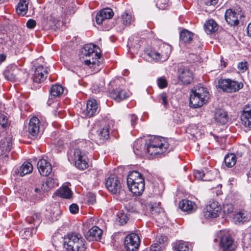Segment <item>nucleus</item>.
Wrapping results in <instances>:
<instances>
[{
    "label": "nucleus",
    "mask_w": 251,
    "mask_h": 251,
    "mask_svg": "<svg viewBox=\"0 0 251 251\" xmlns=\"http://www.w3.org/2000/svg\"><path fill=\"white\" fill-rule=\"evenodd\" d=\"M32 170V165L28 162H25L21 166L18 173L20 176H23L31 173Z\"/></svg>",
    "instance_id": "32"
},
{
    "label": "nucleus",
    "mask_w": 251,
    "mask_h": 251,
    "mask_svg": "<svg viewBox=\"0 0 251 251\" xmlns=\"http://www.w3.org/2000/svg\"><path fill=\"white\" fill-rule=\"evenodd\" d=\"M220 204L216 201H210L203 209L204 216L205 218H215L218 217L221 212Z\"/></svg>",
    "instance_id": "9"
},
{
    "label": "nucleus",
    "mask_w": 251,
    "mask_h": 251,
    "mask_svg": "<svg viewBox=\"0 0 251 251\" xmlns=\"http://www.w3.org/2000/svg\"><path fill=\"white\" fill-rule=\"evenodd\" d=\"M95 200V198L94 197H92V199H91L92 201H91V203L93 204L94 203Z\"/></svg>",
    "instance_id": "63"
},
{
    "label": "nucleus",
    "mask_w": 251,
    "mask_h": 251,
    "mask_svg": "<svg viewBox=\"0 0 251 251\" xmlns=\"http://www.w3.org/2000/svg\"><path fill=\"white\" fill-rule=\"evenodd\" d=\"M69 209L71 213L75 214L78 211V206L76 204L73 203L70 205Z\"/></svg>",
    "instance_id": "53"
},
{
    "label": "nucleus",
    "mask_w": 251,
    "mask_h": 251,
    "mask_svg": "<svg viewBox=\"0 0 251 251\" xmlns=\"http://www.w3.org/2000/svg\"><path fill=\"white\" fill-rule=\"evenodd\" d=\"M63 92L64 88L61 85L58 84L53 85L50 90V96L47 102L48 104L50 105L52 102V99L60 97Z\"/></svg>",
    "instance_id": "24"
},
{
    "label": "nucleus",
    "mask_w": 251,
    "mask_h": 251,
    "mask_svg": "<svg viewBox=\"0 0 251 251\" xmlns=\"http://www.w3.org/2000/svg\"><path fill=\"white\" fill-rule=\"evenodd\" d=\"M157 84L159 88L163 89L167 86L168 82L165 77L162 76L157 78Z\"/></svg>",
    "instance_id": "47"
},
{
    "label": "nucleus",
    "mask_w": 251,
    "mask_h": 251,
    "mask_svg": "<svg viewBox=\"0 0 251 251\" xmlns=\"http://www.w3.org/2000/svg\"><path fill=\"white\" fill-rule=\"evenodd\" d=\"M238 69L242 73L245 72L247 69V62H241L238 65Z\"/></svg>",
    "instance_id": "51"
},
{
    "label": "nucleus",
    "mask_w": 251,
    "mask_h": 251,
    "mask_svg": "<svg viewBox=\"0 0 251 251\" xmlns=\"http://www.w3.org/2000/svg\"><path fill=\"white\" fill-rule=\"evenodd\" d=\"M205 31L207 34H211L216 32L218 28L217 24L212 19H210L205 22L204 25Z\"/></svg>",
    "instance_id": "28"
},
{
    "label": "nucleus",
    "mask_w": 251,
    "mask_h": 251,
    "mask_svg": "<svg viewBox=\"0 0 251 251\" xmlns=\"http://www.w3.org/2000/svg\"><path fill=\"white\" fill-rule=\"evenodd\" d=\"M148 56L153 60H160L163 59L160 52L156 50H151L148 54Z\"/></svg>",
    "instance_id": "45"
},
{
    "label": "nucleus",
    "mask_w": 251,
    "mask_h": 251,
    "mask_svg": "<svg viewBox=\"0 0 251 251\" xmlns=\"http://www.w3.org/2000/svg\"><path fill=\"white\" fill-rule=\"evenodd\" d=\"M239 14L232 9L226 10L225 14V18L227 23L231 26L237 25L239 23Z\"/></svg>",
    "instance_id": "20"
},
{
    "label": "nucleus",
    "mask_w": 251,
    "mask_h": 251,
    "mask_svg": "<svg viewBox=\"0 0 251 251\" xmlns=\"http://www.w3.org/2000/svg\"><path fill=\"white\" fill-rule=\"evenodd\" d=\"M26 221L29 224H33L34 227L37 228L41 223L42 220L39 214L35 213L31 216L26 217Z\"/></svg>",
    "instance_id": "35"
},
{
    "label": "nucleus",
    "mask_w": 251,
    "mask_h": 251,
    "mask_svg": "<svg viewBox=\"0 0 251 251\" xmlns=\"http://www.w3.org/2000/svg\"><path fill=\"white\" fill-rule=\"evenodd\" d=\"M0 125L3 128L7 127L9 125L7 117L2 114H0Z\"/></svg>",
    "instance_id": "48"
},
{
    "label": "nucleus",
    "mask_w": 251,
    "mask_h": 251,
    "mask_svg": "<svg viewBox=\"0 0 251 251\" xmlns=\"http://www.w3.org/2000/svg\"><path fill=\"white\" fill-rule=\"evenodd\" d=\"M218 2V0H206L205 3L208 5H215Z\"/></svg>",
    "instance_id": "57"
},
{
    "label": "nucleus",
    "mask_w": 251,
    "mask_h": 251,
    "mask_svg": "<svg viewBox=\"0 0 251 251\" xmlns=\"http://www.w3.org/2000/svg\"><path fill=\"white\" fill-rule=\"evenodd\" d=\"M136 182L145 183L144 176L140 172L136 171L129 172L126 178L127 184H135Z\"/></svg>",
    "instance_id": "22"
},
{
    "label": "nucleus",
    "mask_w": 251,
    "mask_h": 251,
    "mask_svg": "<svg viewBox=\"0 0 251 251\" xmlns=\"http://www.w3.org/2000/svg\"><path fill=\"white\" fill-rule=\"evenodd\" d=\"M164 239H166V237L161 236L159 238L158 240H156L155 243L151 245L150 251H164L165 248Z\"/></svg>",
    "instance_id": "30"
},
{
    "label": "nucleus",
    "mask_w": 251,
    "mask_h": 251,
    "mask_svg": "<svg viewBox=\"0 0 251 251\" xmlns=\"http://www.w3.org/2000/svg\"><path fill=\"white\" fill-rule=\"evenodd\" d=\"M68 159L70 161L75 162V166L80 170L86 169L88 164L82 155V152L79 149L71 150L68 152Z\"/></svg>",
    "instance_id": "6"
},
{
    "label": "nucleus",
    "mask_w": 251,
    "mask_h": 251,
    "mask_svg": "<svg viewBox=\"0 0 251 251\" xmlns=\"http://www.w3.org/2000/svg\"><path fill=\"white\" fill-rule=\"evenodd\" d=\"M140 243V238L137 234L132 233L127 235L124 242L126 251H137Z\"/></svg>",
    "instance_id": "11"
},
{
    "label": "nucleus",
    "mask_w": 251,
    "mask_h": 251,
    "mask_svg": "<svg viewBox=\"0 0 251 251\" xmlns=\"http://www.w3.org/2000/svg\"><path fill=\"white\" fill-rule=\"evenodd\" d=\"M215 119L220 124L225 125L228 120L227 112L222 109H219L215 114Z\"/></svg>",
    "instance_id": "26"
},
{
    "label": "nucleus",
    "mask_w": 251,
    "mask_h": 251,
    "mask_svg": "<svg viewBox=\"0 0 251 251\" xmlns=\"http://www.w3.org/2000/svg\"><path fill=\"white\" fill-rule=\"evenodd\" d=\"M247 33L249 36H251V23L249 24L247 27Z\"/></svg>",
    "instance_id": "59"
},
{
    "label": "nucleus",
    "mask_w": 251,
    "mask_h": 251,
    "mask_svg": "<svg viewBox=\"0 0 251 251\" xmlns=\"http://www.w3.org/2000/svg\"><path fill=\"white\" fill-rule=\"evenodd\" d=\"M200 132L199 130L198 129V128H196L195 131H191V134L193 135H197Z\"/></svg>",
    "instance_id": "60"
},
{
    "label": "nucleus",
    "mask_w": 251,
    "mask_h": 251,
    "mask_svg": "<svg viewBox=\"0 0 251 251\" xmlns=\"http://www.w3.org/2000/svg\"><path fill=\"white\" fill-rule=\"evenodd\" d=\"M4 75L5 78L10 81H15L18 78L15 75H14L12 73H10L9 72H6L4 73Z\"/></svg>",
    "instance_id": "52"
},
{
    "label": "nucleus",
    "mask_w": 251,
    "mask_h": 251,
    "mask_svg": "<svg viewBox=\"0 0 251 251\" xmlns=\"http://www.w3.org/2000/svg\"><path fill=\"white\" fill-rule=\"evenodd\" d=\"M36 25V22L35 20L32 19H29L26 23V26L29 28H33Z\"/></svg>",
    "instance_id": "56"
},
{
    "label": "nucleus",
    "mask_w": 251,
    "mask_h": 251,
    "mask_svg": "<svg viewBox=\"0 0 251 251\" xmlns=\"http://www.w3.org/2000/svg\"><path fill=\"white\" fill-rule=\"evenodd\" d=\"M31 233H32V232H31V228H30V227L26 228L25 229L24 232V234H23L22 236L25 238H28L29 237L31 236Z\"/></svg>",
    "instance_id": "55"
},
{
    "label": "nucleus",
    "mask_w": 251,
    "mask_h": 251,
    "mask_svg": "<svg viewBox=\"0 0 251 251\" xmlns=\"http://www.w3.org/2000/svg\"><path fill=\"white\" fill-rule=\"evenodd\" d=\"M8 1V0H0V4L3 3Z\"/></svg>",
    "instance_id": "62"
},
{
    "label": "nucleus",
    "mask_w": 251,
    "mask_h": 251,
    "mask_svg": "<svg viewBox=\"0 0 251 251\" xmlns=\"http://www.w3.org/2000/svg\"><path fill=\"white\" fill-rule=\"evenodd\" d=\"M242 124L246 127H251V104L246 105L241 115Z\"/></svg>",
    "instance_id": "19"
},
{
    "label": "nucleus",
    "mask_w": 251,
    "mask_h": 251,
    "mask_svg": "<svg viewBox=\"0 0 251 251\" xmlns=\"http://www.w3.org/2000/svg\"><path fill=\"white\" fill-rule=\"evenodd\" d=\"M40 121L37 117H32L29 121L28 127L29 136L31 139L37 137L40 131Z\"/></svg>",
    "instance_id": "14"
},
{
    "label": "nucleus",
    "mask_w": 251,
    "mask_h": 251,
    "mask_svg": "<svg viewBox=\"0 0 251 251\" xmlns=\"http://www.w3.org/2000/svg\"><path fill=\"white\" fill-rule=\"evenodd\" d=\"M48 71L47 68H44L43 65L38 66L34 71L32 76L34 82L40 83L43 82L47 77Z\"/></svg>",
    "instance_id": "16"
},
{
    "label": "nucleus",
    "mask_w": 251,
    "mask_h": 251,
    "mask_svg": "<svg viewBox=\"0 0 251 251\" xmlns=\"http://www.w3.org/2000/svg\"><path fill=\"white\" fill-rule=\"evenodd\" d=\"M114 13L111 8H104L100 10L96 16V21L97 24L101 25L105 21L111 19Z\"/></svg>",
    "instance_id": "18"
},
{
    "label": "nucleus",
    "mask_w": 251,
    "mask_h": 251,
    "mask_svg": "<svg viewBox=\"0 0 251 251\" xmlns=\"http://www.w3.org/2000/svg\"><path fill=\"white\" fill-rule=\"evenodd\" d=\"M129 118L130 119L131 126L134 127L137 123L138 120L137 117L134 114H131L129 115Z\"/></svg>",
    "instance_id": "54"
},
{
    "label": "nucleus",
    "mask_w": 251,
    "mask_h": 251,
    "mask_svg": "<svg viewBox=\"0 0 251 251\" xmlns=\"http://www.w3.org/2000/svg\"><path fill=\"white\" fill-rule=\"evenodd\" d=\"M100 48L96 45H85L81 50L80 59L94 71L98 72L100 70Z\"/></svg>",
    "instance_id": "2"
},
{
    "label": "nucleus",
    "mask_w": 251,
    "mask_h": 251,
    "mask_svg": "<svg viewBox=\"0 0 251 251\" xmlns=\"http://www.w3.org/2000/svg\"><path fill=\"white\" fill-rule=\"evenodd\" d=\"M57 195L63 198L70 199L72 196V192L68 186L65 185L57 190Z\"/></svg>",
    "instance_id": "33"
},
{
    "label": "nucleus",
    "mask_w": 251,
    "mask_h": 251,
    "mask_svg": "<svg viewBox=\"0 0 251 251\" xmlns=\"http://www.w3.org/2000/svg\"><path fill=\"white\" fill-rule=\"evenodd\" d=\"M146 208L152 215H155L160 213L162 209L159 203L151 202L146 206Z\"/></svg>",
    "instance_id": "37"
},
{
    "label": "nucleus",
    "mask_w": 251,
    "mask_h": 251,
    "mask_svg": "<svg viewBox=\"0 0 251 251\" xmlns=\"http://www.w3.org/2000/svg\"><path fill=\"white\" fill-rule=\"evenodd\" d=\"M226 66V62H223V68H225Z\"/></svg>",
    "instance_id": "64"
},
{
    "label": "nucleus",
    "mask_w": 251,
    "mask_h": 251,
    "mask_svg": "<svg viewBox=\"0 0 251 251\" xmlns=\"http://www.w3.org/2000/svg\"><path fill=\"white\" fill-rule=\"evenodd\" d=\"M63 246L66 251H88L85 239L75 233L68 234L64 237Z\"/></svg>",
    "instance_id": "3"
},
{
    "label": "nucleus",
    "mask_w": 251,
    "mask_h": 251,
    "mask_svg": "<svg viewBox=\"0 0 251 251\" xmlns=\"http://www.w3.org/2000/svg\"><path fill=\"white\" fill-rule=\"evenodd\" d=\"M207 175L208 173L204 174L203 171L195 170L194 171V176L195 178L198 180H208V178L206 177V176Z\"/></svg>",
    "instance_id": "42"
},
{
    "label": "nucleus",
    "mask_w": 251,
    "mask_h": 251,
    "mask_svg": "<svg viewBox=\"0 0 251 251\" xmlns=\"http://www.w3.org/2000/svg\"><path fill=\"white\" fill-rule=\"evenodd\" d=\"M117 221L119 222L120 225L126 224L128 220V218L126 214L123 212H119L117 215Z\"/></svg>",
    "instance_id": "41"
},
{
    "label": "nucleus",
    "mask_w": 251,
    "mask_h": 251,
    "mask_svg": "<svg viewBox=\"0 0 251 251\" xmlns=\"http://www.w3.org/2000/svg\"><path fill=\"white\" fill-rule=\"evenodd\" d=\"M57 185L58 184L56 180L52 178L49 177L47 178L46 182L43 184L42 189L44 191H48Z\"/></svg>",
    "instance_id": "38"
},
{
    "label": "nucleus",
    "mask_w": 251,
    "mask_h": 251,
    "mask_svg": "<svg viewBox=\"0 0 251 251\" xmlns=\"http://www.w3.org/2000/svg\"><path fill=\"white\" fill-rule=\"evenodd\" d=\"M37 168L39 172L43 176H49L52 171L51 164L45 159H41L38 161Z\"/></svg>",
    "instance_id": "17"
},
{
    "label": "nucleus",
    "mask_w": 251,
    "mask_h": 251,
    "mask_svg": "<svg viewBox=\"0 0 251 251\" xmlns=\"http://www.w3.org/2000/svg\"><path fill=\"white\" fill-rule=\"evenodd\" d=\"M122 20L124 25H129L133 21L132 16L126 12H124L122 15Z\"/></svg>",
    "instance_id": "43"
},
{
    "label": "nucleus",
    "mask_w": 251,
    "mask_h": 251,
    "mask_svg": "<svg viewBox=\"0 0 251 251\" xmlns=\"http://www.w3.org/2000/svg\"><path fill=\"white\" fill-rule=\"evenodd\" d=\"M168 0H158L156 6L160 9H164L168 5Z\"/></svg>",
    "instance_id": "49"
},
{
    "label": "nucleus",
    "mask_w": 251,
    "mask_h": 251,
    "mask_svg": "<svg viewBox=\"0 0 251 251\" xmlns=\"http://www.w3.org/2000/svg\"><path fill=\"white\" fill-rule=\"evenodd\" d=\"M140 205L141 202L139 201H131L128 204V210L131 212L138 213L139 211L137 206Z\"/></svg>",
    "instance_id": "44"
},
{
    "label": "nucleus",
    "mask_w": 251,
    "mask_h": 251,
    "mask_svg": "<svg viewBox=\"0 0 251 251\" xmlns=\"http://www.w3.org/2000/svg\"><path fill=\"white\" fill-rule=\"evenodd\" d=\"M193 33L186 30L183 29L180 33V41L183 43H190L193 40Z\"/></svg>",
    "instance_id": "29"
},
{
    "label": "nucleus",
    "mask_w": 251,
    "mask_h": 251,
    "mask_svg": "<svg viewBox=\"0 0 251 251\" xmlns=\"http://www.w3.org/2000/svg\"><path fill=\"white\" fill-rule=\"evenodd\" d=\"M12 145L11 140L10 138H4L0 141V148L4 153L10 151Z\"/></svg>",
    "instance_id": "34"
},
{
    "label": "nucleus",
    "mask_w": 251,
    "mask_h": 251,
    "mask_svg": "<svg viewBox=\"0 0 251 251\" xmlns=\"http://www.w3.org/2000/svg\"><path fill=\"white\" fill-rule=\"evenodd\" d=\"M160 101L161 102L165 107L168 105L167 101V96L166 93H162L160 95Z\"/></svg>",
    "instance_id": "50"
},
{
    "label": "nucleus",
    "mask_w": 251,
    "mask_h": 251,
    "mask_svg": "<svg viewBox=\"0 0 251 251\" xmlns=\"http://www.w3.org/2000/svg\"><path fill=\"white\" fill-rule=\"evenodd\" d=\"M232 219L235 223H244L248 221L245 211H241L233 215Z\"/></svg>",
    "instance_id": "31"
},
{
    "label": "nucleus",
    "mask_w": 251,
    "mask_h": 251,
    "mask_svg": "<svg viewBox=\"0 0 251 251\" xmlns=\"http://www.w3.org/2000/svg\"><path fill=\"white\" fill-rule=\"evenodd\" d=\"M98 112V105L96 100L91 99L86 104V108L83 111V114L85 117L90 118Z\"/></svg>",
    "instance_id": "15"
},
{
    "label": "nucleus",
    "mask_w": 251,
    "mask_h": 251,
    "mask_svg": "<svg viewBox=\"0 0 251 251\" xmlns=\"http://www.w3.org/2000/svg\"><path fill=\"white\" fill-rule=\"evenodd\" d=\"M208 98L209 93L206 88L198 86L190 96V106L194 108L201 107L207 102Z\"/></svg>",
    "instance_id": "4"
},
{
    "label": "nucleus",
    "mask_w": 251,
    "mask_h": 251,
    "mask_svg": "<svg viewBox=\"0 0 251 251\" xmlns=\"http://www.w3.org/2000/svg\"><path fill=\"white\" fill-rule=\"evenodd\" d=\"M105 184L108 191L112 194H120L123 191L121 179L116 176L108 177L105 180Z\"/></svg>",
    "instance_id": "8"
},
{
    "label": "nucleus",
    "mask_w": 251,
    "mask_h": 251,
    "mask_svg": "<svg viewBox=\"0 0 251 251\" xmlns=\"http://www.w3.org/2000/svg\"><path fill=\"white\" fill-rule=\"evenodd\" d=\"M235 245L231 236L227 233H221L220 241V249L223 251H232Z\"/></svg>",
    "instance_id": "13"
},
{
    "label": "nucleus",
    "mask_w": 251,
    "mask_h": 251,
    "mask_svg": "<svg viewBox=\"0 0 251 251\" xmlns=\"http://www.w3.org/2000/svg\"><path fill=\"white\" fill-rule=\"evenodd\" d=\"M169 145L164 138L153 137L150 139L146 145H143L141 140H137L134 143L133 151L137 155H150L151 156L162 154L168 151Z\"/></svg>",
    "instance_id": "1"
},
{
    "label": "nucleus",
    "mask_w": 251,
    "mask_h": 251,
    "mask_svg": "<svg viewBox=\"0 0 251 251\" xmlns=\"http://www.w3.org/2000/svg\"><path fill=\"white\" fill-rule=\"evenodd\" d=\"M28 0H20L16 7L17 14L22 16H25L28 10Z\"/></svg>",
    "instance_id": "27"
},
{
    "label": "nucleus",
    "mask_w": 251,
    "mask_h": 251,
    "mask_svg": "<svg viewBox=\"0 0 251 251\" xmlns=\"http://www.w3.org/2000/svg\"><path fill=\"white\" fill-rule=\"evenodd\" d=\"M218 87L223 91L227 93L235 92L243 88L241 82L233 81L230 79H220L218 81Z\"/></svg>",
    "instance_id": "7"
},
{
    "label": "nucleus",
    "mask_w": 251,
    "mask_h": 251,
    "mask_svg": "<svg viewBox=\"0 0 251 251\" xmlns=\"http://www.w3.org/2000/svg\"><path fill=\"white\" fill-rule=\"evenodd\" d=\"M159 50L163 57V59H166L171 53V46L167 44H162L159 47Z\"/></svg>",
    "instance_id": "36"
},
{
    "label": "nucleus",
    "mask_w": 251,
    "mask_h": 251,
    "mask_svg": "<svg viewBox=\"0 0 251 251\" xmlns=\"http://www.w3.org/2000/svg\"><path fill=\"white\" fill-rule=\"evenodd\" d=\"M113 124L111 121L106 122L97 131V141L100 144L104 143L109 138L110 133L112 130Z\"/></svg>",
    "instance_id": "10"
},
{
    "label": "nucleus",
    "mask_w": 251,
    "mask_h": 251,
    "mask_svg": "<svg viewBox=\"0 0 251 251\" xmlns=\"http://www.w3.org/2000/svg\"><path fill=\"white\" fill-rule=\"evenodd\" d=\"M6 56L4 54H0V63H1L6 59Z\"/></svg>",
    "instance_id": "58"
},
{
    "label": "nucleus",
    "mask_w": 251,
    "mask_h": 251,
    "mask_svg": "<svg viewBox=\"0 0 251 251\" xmlns=\"http://www.w3.org/2000/svg\"><path fill=\"white\" fill-rule=\"evenodd\" d=\"M179 208L188 213L195 212L197 209V204L194 201L188 200H183L179 203Z\"/></svg>",
    "instance_id": "23"
},
{
    "label": "nucleus",
    "mask_w": 251,
    "mask_h": 251,
    "mask_svg": "<svg viewBox=\"0 0 251 251\" xmlns=\"http://www.w3.org/2000/svg\"><path fill=\"white\" fill-rule=\"evenodd\" d=\"M34 191L37 193H40L41 192V191L40 190V189L39 188H37L35 189Z\"/></svg>",
    "instance_id": "61"
},
{
    "label": "nucleus",
    "mask_w": 251,
    "mask_h": 251,
    "mask_svg": "<svg viewBox=\"0 0 251 251\" xmlns=\"http://www.w3.org/2000/svg\"><path fill=\"white\" fill-rule=\"evenodd\" d=\"M175 251H189V248L187 243L182 241L176 242L174 245Z\"/></svg>",
    "instance_id": "39"
},
{
    "label": "nucleus",
    "mask_w": 251,
    "mask_h": 251,
    "mask_svg": "<svg viewBox=\"0 0 251 251\" xmlns=\"http://www.w3.org/2000/svg\"><path fill=\"white\" fill-rule=\"evenodd\" d=\"M102 230L97 226H93L86 234V238L89 241H100L102 235Z\"/></svg>",
    "instance_id": "21"
},
{
    "label": "nucleus",
    "mask_w": 251,
    "mask_h": 251,
    "mask_svg": "<svg viewBox=\"0 0 251 251\" xmlns=\"http://www.w3.org/2000/svg\"><path fill=\"white\" fill-rule=\"evenodd\" d=\"M236 162V157L233 153L228 154L225 157V163L227 167L231 168L233 167Z\"/></svg>",
    "instance_id": "40"
},
{
    "label": "nucleus",
    "mask_w": 251,
    "mask_h": 251,
    "mask_svg": "<svg viewBox=\"0 0 251 251\" xmlns=\"http://www.w3.org/2000/svg\"><path fill=\"white\" fill-rule=\"evenodd\" d=\"M223 210L225 214H228L233 211L234 207L232 203H225L223 204Z\"/></svg>",
    "instance_id": "46"
},
{
    "label": "nucleus",
    "mask_w": 251,
    "mask_h": 251,
    "mask_svg": "<svg viewBox=\"0 0 251 251\" xmlns=\"http://www.w3.org/2000/svg\"><path fill=\"white\" fill-rule=\"evenodd\" d=\"M129 190L136 196H140L145 189V183H135V184H127Z\"/></svg>",
    "instance_id": "25"
},
{
    "label": "nucleus",
    "mask_w": 251,
    "mask_h": 251,
    "mask_svg": "<svg viewBox=\"0 0 251 251\" xmlns=\"http://www.w3.org/2000/svg\"><path fill=\"white\" fill-rule=\"evenodd\" d=\"M178 79L184 84H189L194 79L193 68L188 65L181 64L177 70Z\"/></svg>",
    "instance_id": "5"
},
{
    "label": "nucleus",
    "mask_w": 251,
    "mask_h": 251,
    "mask_svg": "<svg viewBox=\"0 0 251 251\" xmlns=\"http://www.w3.org/2000/svg\"><path fill=\"white\" fill-rule=\"evenodd\" d=\"M130 95L131 93L126 90L123 86H119L109 91L110 97L118 102L126 100Z\"/></svg>",
    "instance_id": "12"
}]
</instances>
